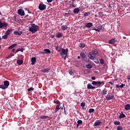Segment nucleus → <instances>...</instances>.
Returning a JSON list of instances; mask_svg holds the SVG:
<instances>
[{
  "instance_id": "obj_60",
  "label": "nucleus",
  "mask_w": 130,
  "mask_h": 130,
  "mask_svg": "<svg viewBox=\"0 0 130 130\" xmlns=\"http://www.w3.org/2000/svg\"><path fill=\"white\" fill-rule=\"evenodd\" d=\"M99 62V60H98V59L96 60V63H98Z\"/></svg>"
},
{
  "instance_id": "obj_5",
  "label": "nucleus",
  "mask_w": 130,
  "mask_h": 130,
  "mask_svg": "<svg viewBox=\"0 0 130 130\" xmlns=\"http://www.w3.org/2000/svg\"><path fill=\"white\" fill-rule=\"evenodd\" d=\"M39 9L40 11H44V10H46V5L43 3H40L39 5Z\"/></svg>"
},
{
  "instance_id": "obj_7",
  "label": "nucleus",
  "mask_w": 130,
  "mask_h": 130,
  "mask_svg": "<svg viewBox=\"0 0 130 130\" xmlns=\"http://www.w3.org/2000/svg\"><path fill=\"white\" fill-rule=\"evenodd\" d=\"M113 98H114V95L112 94L111 95L107 94L106 96V99L107 101H109V100H111L112 99H113Z\"/></svg>"
},
{
  "instance_id": "obj_12",
  "label": "nucleus",
  "mask_w": 130,
  "mask_h": 130,
  "mask_svg": "<svg viewBox=\"0 0 130 130\" xmlns=\"http://www.w3.org/2000/svg\"><path fill=\"white\" fill-rule=\"evenodd\" d=\"M31 64L32 66H34V64H35V63L36 62V57H32L31 59Z\"/></svg>"
},
{
  "instance_id": "obj_52",
  "label": "nucleus",
  "mask_w": 130,
  "mask_h": 130,
  "mask_svg": "<svg viewBox=\"0 0 130 130\" xmlns=\"http://www.w3.org/2000/svg\"><path fill=\"white\" fill-rule=\"evenodd\" d=\"M91 79H92V80H96V78H95V77H94V76L92 77H91Z\"/></svg>"
},
{
  "instance_id": "obj_59",
  "label": "nucleus",
  "mask_w": 130,
  "mask_h": 130,
  "mask_svg": "<svg viewBox=\"0 0 130 130\" xmlns=\"http://www.w3.org/2000/svg\"><path fill=\"white\" fill-rule=\"evenodd\" d=\"M77 58H78V59H80V58H81V56H78L77 57Z\"/></svg>"
},
{
  "instance_id": "obj_44",
  "label": "nucleus",
  "mask_w": 130,
  "mask_h": 130,
  "mask_svg": "<svg viewBox=\"0 0 130 130\" xmlns=\"http://www.w3.org/2000/svg\"><path fill=\"white\" fill-rule=\"evenodd\" d=\"M27 91L28 92H30V91H34V88L33 87H30V88L27 89Z\"/></svg>"
},
{
  "instance_id": "obj_58",
  "label": "nucleus",
  "mask_w": 130,
  "mask_h": 130,
  "mask_svg": "<svg viewBox=\"0 0 130 130\" xmlns=\"http://www.w3.org/2000/svg\"><path fill=\"white\" fill-rule=\"evenodd\" d=\"M60 109H61V110H62L63 109V108H62V107H60Z\"/></svg>"
},
{
  "instance_id": "obj_48",
  "label": "nucleus",
  "mask_w": 130,
  "mask_h": 130,
  "mask_svg": "<svg viewBox=\"0 0 130 130\" xmlns=\"http://www.w3.org/2000/svg\"><path fill=\"white\" fill-rule=\"evenodd\" d=\"M76 7H77V5L76 4H72V8H76Z\"/></svg>"
},
{
  "instance_id": "obj_36",
  "label": "nucleus",
  "mask_w": 130,
  "mask_h": 130,
  "mask_svg": "<svg viewBox=\"0 0 130 130\" xmlns=\"http://www.w3.org/2000/svg\"><path fill=\"white\" fill-rule=\"evenodd\" d=\"M88 15H91V12H85L83 14L84 17H88Z\"/></svg>"
},
{
  "instance_id": "obj_43",
  "label": "nucleus",
  "mask_w": 130,
  "mask_h": 130,
  "mask_svg": "<svg viewBox=\"0 0 130 130\" xmlns=\"http://www.w3.org/2000/svg\"><path fill=\"white\" fill-rule=\"evenodd\" d=\"M100 63H101V64H104V60L102 58H101L100 59Z\"/></svg>"
},
{
  "instance_id": "obj_15",
  "label": "nucleus",
  "mask_w": 130,
  "mask_h": 130,
  "mask_svg": "<svg viewBox=\"0 0 130 130\" xmlns=\"http://www.w3.org/2000/svg\"><path fill=\"white\" fill-rule=\"evenodd\" d=\"M125 116V115L123 114V112L121 111L119 116V118H120V119H121V118H124Z\"/></svg>"
},
{
  "instance_id": "obj_56",
  "label": "nucleus",
  "mask_w": 130,
  "mask_h": 130,
  "mask_svg": "<svg viewBox=\"0 0 130 130\" xmlns=\"http://www.w3.org/2000/svg\"><path fill=\"white\" fill-rule=\"evenodd\" d=\"M15 50H16V49H13L11 51V52H14V51H15Z\"/></svg>"
},
{
  "instance_id": "obj_18",
  "label": "nucleus",
  "mask_w": 130,
  "mask_h": 130,
  "mask_svg": "<svg viewBox=\"0 0 130 130\" xmlns=\"http://www.w3.org/2000/svg\"><path fill=\"white\" fill-rule=\"evenodd\" d=\"M56 37L57 38H61V37H62V33H61V32H57V33H56Z\"/></svg>"
},
{
  "instance_id": "obj_19",
  "label": "nucleus",
  "mask_w": 130,
  "mask_h": 130,
  "mask_svg": "<svg viewBox=\"0 0 130 130\" xmlns=\"http://www.w3.org/2000/svg\"><path fill=\"white\" fill-rule=\"evenodd\" d=\"M101 124V120H97L94 123V126H97L98 125H100Z\"/></svg>"
},
{
  "instance_id": "obj_9",
  "label": "nucleus",
  "mask_w": 130,
  "mask_h": 130,
  "mask_svg": "<svg viewBox=\"0 0 130 130\" xmlns=\"http://www.w3.org/2000/svg\"><path fill=\"white\" fill-rule=\"evenodd\" d=\"M88 57L90 58V59H92L93 60L95 59L96 56H95V55H93L92 52H90L88 54Z\"/></svg>"
},
{
  "instance_id": "obj_42",
  "label": "nucleus",
  "mask_w": 130,
  "mask_h": 130,
  "mask_svg": "<svg viewBox=\"0 0 130 130\" xmlns=\"http://www.w3.org/2000/svg\"><path fill=\"white\" fill-rule=\"evenodd\" d=\"M123 128H122V126H118L117 127V130H122Z\"/></svg>"
},
{
  "instance_id": "obj_61",
  "label": "nucleus",
  "mask_w": 130,
  "mask_h": 130,
  "mask_svg": "<svg viewBox=\"0 0 130 130\" xmlns=\"http://www.w3.org/2000/svg\"><path fill=\"white\" fill-rule=\"evenodd\" d=\"M42 54H44V51L41 53Z\"/></svg>"
},
{
  "instance_id": "obj_10",
  "label": "nucleus",
  "mask_w": 130,
  "mask_h": 130,
  "mask_svg": "<svg viewBox=\"0 0 130 130\" xmlns=\"http://www.w3.org/2000/svg\"><path fill=\"white\" fill-rule=\"evenodd\" d=\"M22 34H23V31L15 30L14 32V35H18L19 36L22 35Z\"/></svg>"
},
{
  "instance_id": "obj_27",
  "label": "nucleus",
  "mask_w": 130,
  "mask_h": 130,
  "mask_svg": "<svg viewBox=\"0 0 130 130\" xmlns=\"http://www.w3.org/2000/svg\"><path fill=\"white\" fill-rule=\"evenodd\" d=\"M105 84V81H98L97 82V85L98 86H101V85H104Z\"/></svg>"
},
{
  "instance_id": "obj_13",
  "label": "nucleus",
  "mask_w": 130,
  "mask_h": 130,
  "mask_svg": "<svg viewBox=\"0 0 130 130\" xmlns=\"http://www.w3.org/2000/svg\"><path fill=\"white\" fill-rule=\"evenodd\" d=\"M44 54H50L51 51L49 49H45L44 50Z\"/></svg>"
},
{
  "instance_id": "obj_39",
  "label": "nucleus",
  "mask_w": 130,
  "mask_h": 130,
  "mask_svg": "<svg viewBox=\"0 0 130 130\" xmlns=\"http://www.w3.org/2000/svg\"><path fill=\"white\" fill-rule=\"evenodd\" d=\"M94 111H95V110L94 109H89L88 110V112L89 113H93V112H94Z\"/></svg>"
},
{
  "instance_id": "obj_6",
  "label": "nucleus",
  "mask_w": 130,
  "mask_h": 130,
  "mask_svg": "<svg viewBox=\"0 0 130 130\" xmlns=\"http://www.w3.org/2000/svg\"><path fill=\"white\" fill-rule=\"evenodd\" d=\"M8 23L6 22H3L2 21L0 22V29L2 28H4V27H8Z\"/></svg>"
},
{
  "instance_id": "obj_64",
  "label": "nucleus",
  "mask_w": 130,
  "mask_h": 130,
  "mask_svg": "<svg viewBox=\"0 0 130 130\" xmlns=\"http://www.w3.org/2000/svg\"><path fill=\"white\" fill-rule=\"evenodd\" d=\"M2 15V12H0V15Z\"/></svg>"
},
{
  "instance_id": "obj_29",
  "label": "nucleus",
  "mask_w": 130,
  "mask_h": 130,
  "mask_svg": "<svg viewBox=\"0 0 130 130\" xmlns=\"http://www.w3.org/2000/svg\"><path fill=\"white\" fill-rule=\"evenodd\" d=\"M17 44H14L8 47V49H13L16 46H17Z\"/></svg>"
},
{
  "instance_id": "obj_55",
  "label": "nucleus",
  "mask_w": 130,
  "mask_h": 130,
  "mask_svg": "<svg viewBox=\"0 0 130 130\" xmlns=\"http://www.w3.org/2000/svg\"><path fill=\"white\" fill-rule=\"evenodd\" d=\"M67 57H68V55H66V56L64 57V59H66Z\"/></svg>"
},
{
  "instance_id": "obj_22",
  "label": "nucleus",
  "mask_w": 130,
  "mask_h": 130,
  "mask_svg": "<svg viewBox=\"0 0 130 130\" xmlns=\"http://www.w3.org/2000/svg\"><path fill=\"white\" fill-rule=\"evenodd\" d=\"M115 42H116V40L115 39H112L109 41V44H113V43H115Z\"/></svg>"
},
{
  "instance_id": "obj_57",
  "label": "nucleus",
  "mask_w": 130,
  "mask_h": 130,
  "mask_svg": "<svg viewBox=\"0 0 130 130\" xmlns=\"http://www.w3.org/2000/svg\"><path fill=\"white\" fill-rule=\"evenodd\" d=\"M17 52H19V50L18 49L16 50L15 53H17Z\"/></svg>"
},
{
  "instance_id": "obj_35",
  "label": "nucleus",
  "mask_w": 130,
  "mask_h": 130,
  "mask_svg": "<svg viewBox=\"0 0 130 130\" xmlns=\"http://www.w3.org/2000/svg\"><path fill=\"white\" fill-rule=\"evenodd\" d=\"M56 50L57 51H58V52H60L61 51V49L60 48V47L59 46H57L56 47Z\"/></svg>"
},
{
  "instance_id": "obj_63",
  "label": "nucleus",
  "mask_w": 130,
  "mask_h": 130,
  "mask_svg": "<svg viewBox=\"0 0 130 130\" xmlns=\"http://www.w3.org/2000/svg\"><path fill=\"white\" fill-rule=\"evenodd\" d=\"M27 17H28V15L25 16V18H27Z\"/></svg>"
},
{
  "instance_id": "obj_2",
  "label": "nucleus",
  "mask_w": 130,
  "mask_h": 130,
  "mask_svg": "<svg viewBox=\"0 0 130 130\" xmlns=\"http://www.w3.org/2000/svg\"><path fill=\"white\" fill-rule=\"evenodd\" d=\"M10 85V82L8 81H5L4 82V84L0 85V89H3L5 90V89L8 88L9 86Z\"/></svg>"
},
{
  "instance_id": "obj_1",
  "label": "nucleus",
  "mask_w": 130,
  "mask_h": 130,
  "mask_svg": "<svg viewBox=\"0 0 130 130\" xmlns=\"http://www.w3.org/2000/svg\"><path fill=\"white\" fill-rule=\"evenodd\" d=\"M39 30V26L35 24V23H31L29 26L28 31L31 33H36L37 31Z\"/></svg>"
},
{
  "instance_id": "obj_54",
  "label": "nucleus",
  "mask_w": 130,
  "mask_h": 130,
  "mask_svg": "<svg viewBox=\"0 0 130 130\" xmlns=\"http://www.w3.org/2000/svg\"><path fill=\"white\" fill-rule=\"evenodd\" d=\"M127 78L128 79V80H130V75H128L127 76Z\"/></svg>"
},
{
  "instance_id": "obj_37",
  "label": "nucleus",
  "mask_w": 130,
  "mask_h": 130,
  "mask_svg": "<svg viewBox=\"0 0 130 130\" xmlns=\"http://www.w3.org/2000/svg\"><path fill=\"white\" fill-rule=\"evenodd\" d=\"M85 67H86V69H92V65L90 63L86 65Z\"/></svg>"
},
{
  "instance_id": "obj_30",
  "label": "nucleus",
  "mask_w": 130,
  "mask_h": 130,
  "mask_svg": "<svg viewBox=\"0 0 130 130\" xmlns=\"http://www.w3.org/2000/svg\"><path fill=\"white\" fill-rule=\"evenodd\" d=\"M124 86H125V84L123 83L121 84L120 85L117 84L116 85V88H123Z\"/></svg>"
},
{
  "instance_id": "obj_23",
  "label": "nucleus",
  "mask_w": 130,
  "mask_h": 130,
  "mask_svg": "<svg viewBox=\"0 0 130 130\" xmlns=\"http://www.w3.org/2000/svg\"><path fill=\"white\" fill-rule=\"evenodd\" d=\"M95 86H92L91 83L87 84V89H95Z\"/></svg>"
},
{
  "instance_id": "obj_8",
  "label": "nucleus",
  "mask_w": 130,
  "mask_h": 130,
  "mask_svg": "<svg viewBox=\"0 0 130 130\" xmlns=\"http://www.w3.org/2000/svg\"><path fill=\"white\" fill-rule=\"evenodd\" d=\"M18 14L19 16H25V11L22 9H19L18 10Z\"/></svg>"
},
{
  "instance_id": "obj_11",
  "label": "nucleus",
  "mask_w": 130,
  "mask_h": 130,
  "mask_svg": "<svg viewBox=\"0 0 130 130\" xmlns=\"http://www.w3.org/2000/svg\"><path fill=\"white\" fill-rule=\"evenodd\" d=\"M80 57H81L82 59H85V58L87 57V55L83 52H81L80 53Z\"/></svg>"
},
{
  "instance_id": "obj_53",
  "label": "nucleus",
  "mask_w": 130,
  "mask_h": 130,
  "mask_svg": "<svg viewBox=\"0 0 130 130\" xmlns=\"http://www.w3.org/2000/svg\"><path fill=\"white\" fill-rule=\"evenodd\" d=\"M108 83L110 84L111 85H113V83L111 81L109 82Z\"/></svg>"
},
{
  "instance_id": "obj_20",
  "label": "nucleus",
  "mask_w": 130,
  "mask_h": 130,
  "mask_svg": "<svg viewBox=\"0 0 130 130\" xmlns=\"http://www.w3.org/2000/svg\"><path fill=\"white\" fill-rule=\"evenodd\" d=\"M68 25H63L61 26V29L63 30H68Z\"/></svg>"
},
{
  "instance_id": "obj_26",
  "label": "nucleus",
  "mask_w": 130,
  "mask_h": 130,
  "mask_svg": "<svg viewBox=\"0 0 130 130\" xmlns=\"http://www.w3.org/2000/svg\"><path fill=\"white\" fill-rule=\"evenodd\" d=\"M125 110H130V105L129 104H126L124 107Z\"/></svg>"
},
{
  "instance_id": "obj_32",
  "label": "nucleus",
  "mask_w": 130,
  "mask_h": 130,
  "mask_svg": "<svg viewBox=\"0 0 130 130\" xmlns=\"http://www.w3.org/2000/svg\"><path fill=\"white\" fill-rule=\"evenodd\" d=\"M12 32V29H8L7 31L5 32V35L9 36L11 32Z\"/></svg>"
},
{
  "instance_id": "obj_3",
  "label": "nucleus",
  "mask_w": 130,
  "mask_h": 130,
  "mask_svg": "<svg viewBox=\"0 0 130 130\" xmlns=\"http://www.w3.org/2000/svg\"><path fill=\"white\" fill-rule=\"evenodd\" d=\"M69 52V49H64L63 48H61V52H60L61 55H68V52Z\"/></svg>"
},
{
  "instance_id": "obj_28",
  "label": "nucleus",
  "mask_w": 130,
  "mask_h": 130,
  "mask_svg": "<svg viewBox=\"0 0 130 130\" xmlns=\"http://www.w3.org/2000/svg\"><path fill=\"white\" fill-rule=\"evenodd\" d=\"M80 12V9L79 8H75L73 10V13L74 14H78V13Z\"/></svg>"
},
{
  "instance_id": "obj_16",
  "label": "nucleus",
  "mask_w": 130,
  "mask_h": 130,
  "mask_svg": "<svg viewBox=\"0 0 130 130\" xmlns=\"http://www.w3.org/2000/svg\"><path fill=\"white\" fill-rule=\"evenodd\" d=\"M49 71H50V69L49 68H46V69H44L41 70V72L42 73H49Z\"/></svg>"
},
{
  "instance_id": "obj_41",
  "label": "nucleus",
  "mask_w": 130,
  "mask_h": 130,
  "mask_svg": "<svg viewBox=\"0 0 130 130\" xmlns=\"http://www.w3.org/2000/svg\"><path fill=\"white\" fill-rule=\"evenodd\" d=\"M86 105V104H85L84 102H82L81 103V106L82 108H83L84 109V108L85 107V106Z\"/></svg>"
},
{
  "instance_id": "obj_31",
  "label": "nucleus",
  "mask_w": 130,
  "mask_h": 130,
  "mask_svg": "<svg viewBox=\"0 0 130 130\" xmlns=\"http://www.w3.org/2000/svg\"><path fill=\"white\" fill-rule=\"evenodd\" d=\"M91 53L93 54V55H96V54H98V50L94 49L91 52Z\"/></svg>"
},
{
  "instance_id": "obj_47",
  "label": "nucleus",
  "mask_w": 130,
  "mask_h": 130,
  "mask_svg": "<svg viewBox=\"0 0 130 130\" xmlns=\"http://www.w3.org/2000/svg\"><path fill=\"white\" fill-rule=\"evenodd\" d=\"M91 84L93 85V86H95V85H97V82L93 81L92 82Z\"/></svg>"
},
{
  "instance_id": "obj_24",
  "label": "nucleus",
  "mask_w": 130,
  "mask_h": 130,
  "mask_svg": "<svg viewBox=\"0 0 130 130\" xmlns=\"http://www.w3.org/2000/svg\"><path fill=\"white\" fill-rule=\"evenodd\" d=\"M92 26H93V23L92 22H88L86 25L87 28H91Z\"/></svg>"
},
{
  "instance_id": "obj_34",
  "label": "nucleus",
  "mask_w": 130,
  "mask_h": 130,
  "mask_svg": "<svg viewBox=\"0 0 130 130\" xmlns=\"http://www.w3.org/2000/svg\"><path fill=\"white\" fill-rule=\"evenodd\" d=\"M79 47H80L81 48H84V47H85V44L84 43L79 44Z\"/></svg>"
},
{
  "instance_id": "obj_45",
  "label": "nucleus",
  "mask_w": 130,
  "mask_h": 130,
  "mask_svg": "<svg viewBox=\"0 0 130 130\" xmlns=\"http://www.w3.org/2000/svg\"><path fill=\"white\" fill-rule=\"evenodd\" d=\"M17 49L18 51H21V52H23V51H24L23 48H18Z\"/></svg>"
},
{
  "instance_id": "obj_38",
  "label": "nucleus",
  "mask_w": 130,
  "mask_h": 130,
  "mask_svg": "<svg viewBox=\"0 0 130 130\" xmlns=\"http://www.w3.org/2000/svg\"><path fill=\"white\" fill-rule=\"evenodd\" d=\"M14 53H11L10 54V55L7 57V58L8 59H9V58H12V56H14Z\"/></svg>"
},
{
  "instance_id": "obj_40",
  "label": "nucleus",
  "mask_w": 130,
  "mask_h": 130,
  "mask_svg": "<svg viewBox=\"0 0 130 130\" xmlns=\"http://www.w3.org/2000/svg\"><path fill=\"white\" fill-rule=\"evenodd\" d=\"M114 124L115 125H119V124H120V121H115L114 122Z\"/></svg>"
},
{
  "instance_id": "obj_17",
  "label": "nucleus",
  "mask_w": 130,
  "mask_h": 130,
  "mask_svg": "<svg viewBox=\"0 0 130 130\" xmlns=\"http://www.w3.org/2000/svg\"><path fill=\"white\" fill-rule=\"evenodd\" d=\"M82 123H83V121L82 120H78L77 121V128H78L80 125H82Z\"/></svg>"
},
{
  "instance_id": "obj_51",
  "label": "nucleus",
  "mask_w": 130,
  "mask_h": 130,
  "mask_svg": "<svg viewBox=\"0 0 130 130\" xmlns=\"http://www.w3.org/2000/svg\"><path fill=\"white\" fill-rule=\"evenodd\" d=\"M53 0H47V3H51Z\"/></svg>"
},
{
  "instance_id": "obj_46",
  "label": "nucleus",
  "mask_w": 130,
  "mask_h": 130,
  "mask_svg": "<svg viewBox=\"0 0 130 130\" xmlns=\"http://www.w3.org/2000/svg\"><path fill=\"white\" fill-rule=\"evenodd\" d=\"M2 38L3 39H7L8 38V36H7V35H6V34H5V35L4 36H2Z\"/></svg>"
},
{
  "instance_id": "obj_49",
  "label": "nucleus",
  "mask_w": 130,
  "mask_h": 130,
  "mask_svg": "<svg viewBox=\"0 0 130 130\" xmlns=\"http://www.w3.org/2000/svg\"><path fill=\"white\" fill-rule=\"evenodd\" d=\"M55 103H56V104H57V105L60 104V103L59 102H57V101L55 102Z\"/></svg>"
},
{
  "instance_id": "obj_62",
  "label": "nucleus",
  "mask_w": 130,
  "mask_h": 130,
  "mask_svg": "<svg viewBox=\"0 0 130 130\" xmlns=\"http://www.w3.org/2000/svg\"><path fill=\"white\" fill-rule=\"evenodd\" d=\"M106 128H108V126H106Z\"/></svg>"
},
{
  "instance_id": "obj_50",
  "label": "nucleus",
  "mask_w": 130,
  "mask_h": 130,
  "mask_svg": "<svg viewBox=\"0 0 130 130\" xmlns=\"http://www.w3.org/2000/svg\"><path fill=\"white\" fill-rule=\"evenodd\" d=\"M50 37L51 38H54V35H51Z\"/></svg>"
},
{
  "instance_id": "obj_25",
  "label": "nucleus",
  "mask_w": 130,
  "mask_h": 130,
  "mask_svg": "<svg viewBox=\"0 0 130 130\" xmlns=\"http://www.w3.org/2000/svg\"><path fill=\"white\" fill-rule=\"evenodd\" d=\"M23 62H24V61L23 60H17V64H19V66H21V64H23Z\"/></svg>"
},
{
  "instance_id": "obj_14",
  "label": "nucleus",
  "mask_w": 130,
  "mask_h": 130,
  "mask_svg": "<svg viewBox=\"0 0 130 130\" xmlns=\"http://www.w3.org/2000/svg\"><path fill=\"white\" fill-rule=\"evenodd\" d=\"M60 104H58L56 106V108L55 109V113H56V112H57L58 111V110H59V109H60Z\"/></svg>"
},
{
  "instance_id": "obj_21",
  "label": "nucleus",
  "mask_w": 130,
  "mask_h": 130,
  "mask_svg": "<svg viewBox=\"0 0 130 130\" xmlns=\"http://www.w3.org/2000/svg\"><path fill=\"white\" fill-rule=\"evenodd\" d=\"M107 92H108V90H107V89L104 88L102 91V94L106 95V94H107Z\"/></svg>"
},
{
  "instance_id": "obj_33",
  "label": "nucleus",
  "mask_w": 130,
  "mask_h": 130,
  "mask_svg": "<svg viewBox=\"0 0 130 130\" xmlns=\"http://www.w3.org/2000/svg\"><path fill=\"white\" fill-rule=\"evenodd\" d=\"M48 117H49L48 116L42 115L40 117V118H41V119H45L48 118Z\"/></svg>"
},
{
  "instance_id": "obj_4",
  "label": "nucleus",
  "mask_w": 130,
  "mask_h": 130,
  "mask_svg": "<svg viewBox=\"0 0 130 130\" xmlns=\"http://www.w3.org/2000/svg\"><path fill=\"white\" fill-rule=\"evenodd\" d=\"M93 30H94L96 32H100V30H102V25L101 24L97 25L95 26V28H93Z\"/></svg>"
}]
</instances>
